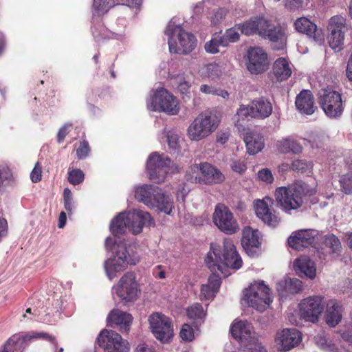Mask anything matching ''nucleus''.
<instances>
[{
  "label": "nucleus",
  "instance_id": "nucleus-27",
  "mask_svg": "<svg viewBox=\"0 0 352 352\" xmlns=\"http://www.w3.org/2000/svg\"><path fill=\"white\" fill-rule=\"evenodd\" d=\"M295 30L312 38L315 41H324V34L321 29H318L315 23L306 17H300L294 22Z\"/></svg>",
  "mask_w": 352,
  "mask_h": 352
},
{
  "label": "nucleus",
  "instance_id": "nucleus-20",
  "mask_svg": "<svg viewBox=\"0 0 352 352\" xmlns=\"http://www.w3.org/2000/svg\"><path fill=\"white\" fill-rule=\"evenodd\" d=\"M177 37L179 45L173 38L168 39L169 50L171 53L188 54L195 49L197 40L192 34L179 28Z\"/></svg>",
  "mask_w": 352,
  "mask_h": 352
},
{
  "label": "nucleus",
  "instance_id": "nucleus-15",
  "mask_svg": "<svg viewBox=\"0 0 352 352\" xmlns=\"http://www.w3.org/2000/svg\"><path fill=\"white\" fill-rule=\"evenodd\" d=\"M118 297L127 302H133L139 296L140 289L133 272H126L120 279L116 291Z\"/></svg>",
  "mask_w": 352,
  "mask_h": 352
},
{
  "label": "nucleus",
  "instance_id": "nucleus-64",
  "mask_svg": "<svg viewBox=\"0 0 352 352\" xmlns=\"http://www.w3.org/2000/svg\"><path fill=\"white\" fill-rule=\"evenodd\" d=\"M342 338L345 341L352 343V332L350 331H345L342 333Z\"/></svg>",
  "mask_w": 352,
  "mask_h": 352
},
{
  "label": "nucleus",
  "instance_id": "nucleus-52",
  "mask_svg": "<svg viewBox=\"0 0 352 352\" xmlns=\"http://www.w3.org/2000/svg\"><path fill=\"white\" fill-rule=\"evenodd\" d=\"M212 273V274L208 278V285H210L211 287L218 292L221 283V278L219 276L221 273L219 272H214Z\"/></svg>",
  "mask_w": 352,
  "mask_h": 352
},
{
  "label": "nucleus",
  "instance_id": "nucleus-61",
  "mask_svg": "<svg viewBox=\"0 0 352 352\" xmlns=\"http://www.w3.org/2000/svg\"><path fill=\"white\" fill-rule=\"evenodd\" d=\"M346 76L349 80L352 81V52L347 63Z\"/></svg>",
  "mask_w": 352,
  "mask_h": 352
},
{
  "label": "nucleus",
  "instance_id": "nucleus-26",
  "mask_svg": "<svg viewBox=\"0 0 352 352\" xmlns=\"http://www.w3.org/2000/svg\"><path fill=\"white\" fill-rule=\"evenodd\" d=\"M266 25H264L261 32V36L269 41L278 44V48H283L287 42V36L285 28L280 25H274L266 20Z\"/></svg>",
  "mask_w": 352,
  "mask_h": 352
},
{
  "label": "nucleus",
  "instance_id": "nucleus-7",
  "mask_svg": "<svg viewBox=\"0 0 352 352\" xmlns=\"http://www.w3.org/2000/svg\"><path fill=\"white\" fill-rule=\"evenodd\" d=\"M272 112V104L270 101L264 97H261L253 100L248 107L241 105L237 111L236 116L238 118L241 117L242 120L248 116L254 118L264 119L269 117ZM236 125H242L239 118L236 121Z\"/></svg>",
  "mask_w": 352,
  "mask_h": 352
},
{
  "label": "nucleus",
  "instance_id": "nucleus-39",
  "mask_svg": "<svg viewBox=\"0 0 352 352\" xmlns=\"http://www.w3.org/2000/svg\"><path fill=\"white\" fill-rule=\"evenodd\" d=\"M232 337L235 339H247L250 336V324L246 321H238L230 329Z\"/></svg>",
  "mask_w": 352,
  "mask_h": 352
},
{
  "label": "nucleus",
  "instance_id": "nucleus-49",
  "mask_svg": "<svg viewBox=\"0 0 352 352\" xmlns=\"http://www.w3.org/2000/svg\"><path fill=\"white\" fill-rule=\"evenodd\" d=\"M90 152L89 142L87 140H82L80 142L78 148L76 149V155L79 160L86 158Z\"/></svg>",
  "mask_w": 352,
  "mask_h": 352
},
{
  "label": "nucleus",
  "instance_id": "nucleus-38",
  "mask_svg": "<svg viewBox=\"0 0 352 352\" xmlns=\"http://www.w3.org/2000/svg\"><path fill=\"white\" fill-rule=\"evenodd\" d=\"M319 243V248H329V252L333 254L340 252L342 248L339 239L333 234H329L324 236L320 234Z\"/></svg>",
  "mask_w": 352,
  "mask_h": 352
},
{
  "label": "nucleus",
  "instance_id": "nucleus-42",
  "mask_svg": "<svg viewBox=\"0 0 352 352\" xmlns=\"http://www.w3.org/2000/svg\"><path fill=\"white\" fill-rule=\"evenodd\" d=\"M313 164L311 162H307L305 160H296L292 162L290 165V168L299 173H310Z\"/></svg>",
  "mask_w": 352,
  "mask_h": 352
},
{
  "label": "nucleus",
  "instance_id": "nucleus-23",
  "mask_svg": "<svg viewBox=\"0 0 352 352\" xmlns=\"http://www.w3.org/2000/svg\"><path fill=\"white\" fill-rule=\"evenodd\" d=\"M302 340L301 333L294 328L285 329L277 333L276 342L280 351H289Z\"/></svg>",
  "mask_w": 352,
  "mask_h": 352
},
{
  "label": "nucleus",
  "instance_id": "nucleus-3",
  "mask_svg": "<svg viewBox=\"0 0 352 352\" xmlns=\"http://www.w3.org/2000/svg\"><path fill=\"white\" fill-rule=\"evenodd\" d=\"M135 197L149 208H156L166 214H170L174 204L173 199L164 194L160 188L153 185H143L136 188Z\"/></svg>",
  "mask_w": 352,
  "mask_h": 352
},
{
  "label": "nucleus",
  "instance_id": "nucleus-29",
  "mask_svg": "<svg viewBox=\"0 0 352 352\" xmlns=\"http://www.w3.org/2000/svg\"><path fill=\"white\" fill-rule=\"evenodd\" d=\"M141 2L142 0H94L92 8L95 14L102 15L115 6L122 5L134 8L140 6Z\"/></svg>",
  "mask_w": 352,
  "mask_h": 352
},
{
  "label": "nucleus",
  "instance_id": "nucleus-18",
  "mask_svg": "<svg viewBox=\"0 0 352 352\" xmlns=\"http://www.w3.org/2000/svg\"><path fill=\"white\" fill-rule=\"evenodd\" d=\"M192 170L199 172L195 177V182L207 185L220 184L223 182L224 175L217 168L208 162H202L192 167Z\"/></svg>",
  "mask_w": 352,
  "mask_h": 352
},
{
  "label": "nucleus",
  "instance_id": "nucleus-25",
  "mask_svg": "<svg viewBox=\"0 0 352 352\" xmlns=\"http://www.w3.org/2000/svg\"><path fill=\"white\" fill-rule=\"evenodd\" d=\"M128 216L129 231L135 234L140 233L144 226H151L154 224V221L148 212L142 210L128 212Z\"/></svg>",
  "mask_w": 352,
  "mask_h": 352
},
{
  "label": "nucleus",
  "instance_id": "nucleus-45",
  "mask_svg": "<svg viewBox=\"0 0 352 352\" xmlns=\"http://www.w3.org/2000/svg\"><path fill=\"white\" fill-rule=\"evenodd\" d=\"M341 190L346 195L352 194V172H348L340 176L339 179Z\"/></svg>",
  "mask_w": 352,
  "mask_h": 352
},
{
  "label": "nucleus",
  "instance_id": "nucleus-58",
  "mask_svg": "<svg viewBox=\"0 0 352 352\" xmlns=\"http://www.w3.org/2000/svg\"><path fill=\"white\" fill-rule=\"evenodd\" d=\"M191 85L188 81L181 82L178 85V89L182 94H187L189 93Z\"/></svg>",
  "mask_w": 352,
  "mask_h": 352
},
{
  "label": "nucleus",
  "instance_id": "nucleus-53",
  "mask_svg": "<svg viewBox=\"0 0 352 352\" xmlns=\"http://www.w3.org/2000/svg\"><path fill=\"white\" fill-rule=\"evenodd\" d=\"M72 124L66 123L62 127L60 128L57 133V142L58 143H62L64 141L65 137L72 130Z\"/></svg>",
  "mask_w": 352,
  "mask_h": 352
},
{
  "label": "nucleus",
  "instance_id": "nucleus-48",
  "mask_svg": "<svg viewBox=\"0 0 352 352\" xmlns=\"http://www.w3.org/2000/svg\"><path fill=\"white\" fill-rule=\"evenodd\" d=\"M195 329L190 324H184L179 332L181 338L184 341H192L195 337Z\"/></svg>",
  "mask_w": 352,
  "mask_h": 352
},
{
  "label": "nucleus",
  "instance_id": "nucleus-46",
  "mask_svg": "<svg viewBox=\"0 0 352 352\" xmlns=\"http://www.w3.org/2000/svg\"><path fill=\"white\" fill-rule=\"evenodd\" d=\"M201 76L214 79L219 76V66L216 63H209L201 67Z\"/></svg>",
  "mask_w": 352,
  "mask_h": 352
},
{
  "label": "nucleus",
  "instance_id": "nucleus-35",
  "mask_svg": "<svg viewBox=\"0 0 352 352\" xmlns=\"http://www.w3.org/2000/svg\"><path fill=\"white\" fill-rule=\"evenodd\" d=\"M292 71L288 60L285 58H277L273 65V74L278 81L288 79Z\"/></svg>",
  "mask_w": 352,
  "mask_h": 352
},
{
  "label": "nucleus",
  "instance_id": "nucleus-6",
  "mask_svg": "<svg viewBox=\"0 0 352 352\" xmlns=\"http://www.w3.org/2000/svg\"><path fill=\"white\" fill-rule=\"evenodd\" d=\"M318 102L327 116L337 118L342 116L344 109V102L342 94L331 89H323L319 94Z\"/></svg>",
  "mask_w": 352,
  "mask_h": 352
},
{
  "label": "nucleus",
  "instance_id": "nucleus-62",
  "mask_svg": "<svg viewBox=\"0 0 352 352\" xmlns=\"http://www.w3.org/2000/svg\"><path fill=\"white\" fill-rule=\"evenodd\" d=\"M66 220H67V214L65 212H61L59 214V217H58V228H63L65 223H66Z\"/></svg>",
  "mask_w": 352,
  "mask_h": 352
},
{
  "label": "nucleus",
  "instance_id": "nucleus-24",
  "mask_svg": "<svg viewBox=\"0 0 352 352\" xmlns=\"http://www.w3.org/2000/svg\"><path fill=\"white\" fill-rule=\"evenodd\" d=\"M136 260L132 258L125 246H121L113 259L105 262V270L108 274L113 272H121L127 265H135Z\"/></svg>",
  "mask_w": 352,
  "mask_h": 352
},
{
  "label": "nucleus",
  "instance_id": "nucleus-22",
  "mask_svg": "<svg viewBox=\"0 0 352 352\" xmlns=\"http://www.w3.org/2000/svg\"><path fill=\"white\" fill-rule=\"evenodd\" d=\"M34 338L48 339L49 340L56 344L54 338L49 335L47 333H36L32 332L24 336L14 335L10 338L1 348L0 352H19L21 350V345Z\"/></svg>",
  "mask_w": 352,
  "mask_h": 352
},
{
  "label": "nucleus",
  "instance_id": "nucleus-31",
  "mask_svg": "<svg viewBox=\"0 0 352 352\" xmlns=\"http://www.w3.org/2000/svg\"><path fill=\"white\" fill-rule=\"evenodd\" d=\"M247 151L250 155H255L264 147L263 137L258 133L248 130L244 135Z\"/></svg>",
  "mask_w": 352,
  "mask_h": 352
},
{
  "label": "nucleus",
  "instance_id": "nucleus-41",
  "mask_svg": "<svg viewBox=\"0 0 352 352\" xmlns=\"http://www.w3.org/2000/svg\"><path fill=\"white\" fill-rule=\"evenodd\" d=\"M221 41V32L214 34L212 38L205 44L204 47L206 51L211 54L219 52V47L220 46L225 47L224 43H222Z\"/></svg>",
  "mask_w": 352,
  "mask_h": 352
},
{
  "label": "nucleus",
  "instance_id": "nucleus-47",
  "mask_svg": "<svg viewBox=\"0 0 352 352\" xmlns=\"http://www.w3.org/2000/svg\"><path fill=\"white\" fill-rule=\"evenodd\" d=\"M238 30L236 28H232L228 29L223 35L221 34V42L224 43V46L226 47L229 43L236 42L239 39Z\"/></svg>",
  "mask_w": 352,
  "mask_h": 352
},
{
  "label": "nucleus",
  "instance_id": "nucleus-60",
  "mask_svg": "<svg viewBox=\"0 0 352 352\" xmlns=\"http://www.w3.org/2000/svg\"><path fill=\"white\" fill-rule=\"evenodd\" d=\"M7 221L4 219L0 218V242L1 241L2 237L7 232Z\"/></svg>",
  "mask_w": 352,
  "mask_h": 352
},
{
  "label": "nucleus",
  "instance_id": "nucleus-32",
  "mask_svg": "<svg viewBox=\"0 0 352 352\" xmlns=\"http://www.w3.org/2000/svg\"><path fill=\"white\" fill-rule=\"evenodd\" d=\"M326 322L331 327L336 326L342 320V307L336 300H330L327 304Z\"/></svg>",
  "mask_w": 352,
  "mask_h": 352
},
{
  "label": "nucleus",
  "instance_id": "nucleus-13",
  "mask_svg": "<svg viewBox=\"0 0 352 352\" xmlns=\"http://www.w3.org/2000/svg\"><path fill=\"white\" fill-rule=\"evenodd\" d=\"M320 234L316 230H302L290 236L287 242L289 245L296 250L301 251L309 246L318 249Z\"/></svg>",
  "mask_w": 352,
  "mask_h": 352
},
{
  "label": "nucleus",
  "instance_id": "nucleus-44",
  "mask_svg": "<svg viewBox=\"0 0 352 352\" xmlns=\"http://www.w3.org/2000/svg\"><path fill=\"white\" fill-rule=\"evenodd\" d=\"M284 287L285 292L288 294H295L302 289V281L298 278H288L285 280Z\"/></svg>",
  "mask_w": 352,
  "mask_h": 352
},
{
  "label": "nucleus",
  "instance_id": "nucleus-50",
  "mask_svg": "<svg viewBox=\"0 0 352 352\" xmlns=\"http://www.w3.org/2000/svg\"><path fill=\"white\" fill-rule=\"evenodd\" d=\"M217 292L208 284L202 285L201 287L200 299L208 300L214 297Z\"/></svg>",
  "mask_w": 352,
  "mask_h": 352
},
{
  "label": "nucleus",
  "instance_id": "nucleus-1",
  "mask_svg": "<svg viewBox=\"0 0 352 352\" xmlns=\"http://www.w3.org/2000/svg\"><path fill=\"white\" fill-rule=\"evenodd\" d=\"M205 262L212 272H219L223 274L226 268L239 270L243 261L236 251V246L231 240H224L223 252L219 247L211 244L210 251L208 252Z\"/></svg>",
  "mask_w": 352,
  "mask_h": 352
},
{
  "label": "nucleus",
  "instance_id": "nucleus-59",
  "mask_svg": "<svg viewBox=\"0 0 352 352\" xmlns=\"http://www.w3.org/2000/svg\"><path fill=\"white\" fill-rule=\"evenodd\" d=\"M200 91L206 94H212L214 95L216 91V88L212 86H210L208 85H202L200 87Z\"/></svg>",
  "mask_w": 352,
  "mask_h": 352
},
{
  "label": "nucleus",
  "instance_id": "nucleus-10",
  "mask_svg": "<svg viewBox=\"0 0 352 352\" xmlns=\"http://www.w3.org/2000/svg\"><path fill=\"white\" fill-rule=\"evenodd\" d=\"M170 159L157 153H152L147 160L146 170L150 179L156 183L163 182L169 170Z\"/></svg>",
  "mask_w": 352,
  "mask_h": 352
},
{
  "label": "nucleus",
  "instance_id": "nucleus-21",
  "mask_svg": "<svg viewBox=\"0 0 352 352\" xmlns=\"http://www.w3.org/2000/svg\"><path fill=\"white\" fill-rule=\"evenodd\" d=\"M262 238L258 230L250 226L245 227L242 230L241 245L250 257L258 256L261 251Z\"/></svg>",
  "mask_w": 352,
  "mask_h": 352
},
{
  "label": "nucleus",
  "instance_id": "nucleus-5",
  "mask_svg": "<svg viewBox=\"0 0 352 352\" xmlns=\"http://www.w3.org/2000/svg\"><path fill=\"white\" fill-rule=\"evenodd\" d=\"M148 102V108L153 111H163L169 115H177L179 107L176 98L166 89L162 87L152 91Z\"/></svg>",
  "mask_w": 352,
  "mask_h": 352
},
{
  "label": "nucleus",
  "instance_id": "nucleus-56",
  "mask_svg": "<svg viewBox=\"0 0 352 352\" xmlns=\"http://www.w3.org/2000/svg\"><path fill=\"white\" fill-rule=\"evenodd\" d=\"M231 168L233 171L241 174L246 170V164L244 161L238 160L232 161L231 164Z\"/></svg>",
  "mask_w": 352,
  "mask_h": 352
},
{
  "label": "nucleus",
  "instance_id": "nucleus-12",
  "mask_svg": "<svg viewBox=\"0 0 352 352\" xmlns=\"http://www.w3.org/2000/svg\"><path fill=\"white\" fill-rule=\"evenodd\" d=\"M98 343L105 352H129V345L127 340L112 330L103 329L98 337Z\"/></svg>",
  "mask_w": 352,
  "mask_h": 352
},
{
  "label": "nucleus",
  "instance_id": "nucleus-37",
  "mask_svg": "<svg viewBox=\"0 0 352 352\" xmlns=\"http://www.w3.org/2000/svg\"><path fill=\"white\" fill-rule=\"evenodd\" d=\"M294 268L298 274H302L309 278H314L316 276L314 263L307 256L297 258L294 262Z\"/></svg>",
  "mask_w": 352,
  "mask_h": 352
},
{
  "label": "nucleus",
  "instance_id": "nucleus-51",
  "mask_svg": "<svg viewBox=\"0 0 352 352\" xmlns=\"http://www.w3.org/2000/svg\"><path fill=\"white\" fill-rule=\"evenodd\" d=\"M258 178L265 182L266 184H272L274 182V177L272 171L269 168H263L257 173Z\"/></svg>",
  "mask_w": 352,
  "mask_h": 352
},
{
  "label": "nucleus",
  "instance_id": "nucleus-57",
  "mask_svg": "<svg viewBox=\"0 0 352 352\" xmlns=\"http://www.w3.org/2000/svg\"><path fill=\"white\" fill-rule=\"evenodd\" d=\"M153 274L155 278L164 279L166 278V272L164 267L161 265H158L153 270Z\"/></svg>",
  "mask_w": 352,
  "mask_h": 352
},
{
  "label": "nucleus",
  "instance_id": "nucleus-2",
  "mask_svg": "<svg viewBox=\"0 0 352 352\" xmlns=\"http://www.w3.org/2000/svg\"><path fill=\"white\" fill-rule=\"evenodd\" d=\"M314 188L304 182H297L287 186L278 187L275 190L274 197L277 204L285 212L300 209L304 204L306 197L315 194Z\"/></svg>",
  "mask_w": 352,
  "mask_h": 352
},
{
  "label": "nucleus",
  "instance_id": "nucleus-34",
  "mask_svg": "<svg viewBox=\"0 0 352 352\" xmlns=\"http://www.w3.org/2000/svg\"><path fill=\"white\" fill-rule=\"evenodd\" d=\"M266 20L263 18L251 20L243 23L236 25L242 34L245 35H253L258 34L261 36L264 25H266Z\"/></svg>",
  "mask_w": 352,
  "mask_h": 352
},
{
  "label": "nucleus",
  "instance_id": "nucleus-54",
  "mask_svg": "<svg viewBox=\"0 0 352 352\" xmlns=\"http://www.w3.org/2000/svg\"><path fill=\"white\" fill-rule=\"evenodd\" d=\"M167 142L170 148L175 151L179 149V137L175 133L169 131L167 133Z\"/></svg>",
  "mask_w": 352,
  "mask_h": 352
},
{
  "label": "nucleus",
  "instance_id": "nucleus-33",
  "mask_svg": "<svg viewBox=\"0 0 352 352\" xmlns=\"http://www.w3.org/2000/svg\"><path fill=\"white\" fill-rule=\"evenodd\" d=\"M186 315L192 321L193 327L199 329V327L204 322L206 311L201 304L194 303L186 309Z\"/></svg>",
  "mask_w": 352,
  "mask_h": 352
},
{
  "label": "nucleus",
  "instance_id": "nucleus-40",
  "mask_svg": "<svg viewBox=\"0 0 352 352\" xmlns=\"http://www.w3.org/2000/svg\"><path fill=\"white\" fill-rule=\"evenodd\" d=\"M277 146L279 151L283 153L291 152L294 154H299L302 150V147L300 144L292 138H285L279 141Z\"/></svg>",
  "mask_w": 352,
  "mask_h": 352
},
{
  "label": "nucleus",
  "instance_id": "nucleus-17",
  "mask_svg": "<svg viewBox=\"0 0 352 352\" xmlns=\"http://www.w3.org/2000/svg\"><path fill=\"white\" fill-rule=\"evenodd\" d=\"M345 29V20L343 17L334 16L331 18L328 26V41L330 47L335 52H340L343 48Z\"/></svg>",
  "mask_w": 352,
  "mask_h": 352
},
{
  "label": "nucleus",
  "instance_id": "nucleus-9",
  "mask_svg": "<svg viewBox=\"0 0 352 352\" xmlns=\"http://www.w3.org/2000/svg\"><path fill=\"white\" fill-rule=\"evenodd\" d=\"M214 224L223 233L233 234L239 230V225L232 212L223 204L216 205L212 214Z\"/></svg>",
  "mask_w": 352,
  "mask_h": 352
},
{
  "label": "nucleus",
  "instance_id": "nucleus-8",
  "mask_svg": "<svg viewBox=\"0 0 352 352\" xmlns=\"http://www.w3.org/2000/svg\"><path fill=\"white\" fill-rule=\"evenodd\" d=\"M218 126L216 118L210 114H199L188 128L190 140L199 141L208 137Z\"/></svg>",
  "mask_w": 352,
  "mask_h": 352
},
{
  "label": "nucleus",
  "instance_id": "nucleus-14",
  "mask_svg": "<svg viewBox=\"0 0 352 352\" xmlns=\"http://www.w3.org/2000/svg\"><path fill=\"white\" fill-rule=\"evenodd\" d=\"M323 299L322 296H313L302 300L299 303L300 318L312 323L317 322L324 310Z\"/></svg>",
  "mask_w": 352,
  "mask_h": 352
},
{
  "label": "nucleus",
  "instance_id": "nucleus-4",
  "mask_svg": "<svg viewBox=\"0 0 352 352\" xmlns=\"http://www.w3.org/2000/svg\"><path fill=\"white\" fill-rule=\"evenodd\" d=\"M243 299L259 311H263L272 302L270 289L264 281H254L244 292Z\"/></svg>",
  "mask_w": 352,
  "mask_h": 352
},
{
  "label": "nucleus",
  "instance_id": "nucleus-19",
  "mask_svg": "<svg viewBox=\"0 0 352 352\" xmlns=\"http://www.w3.org/2000/svg\"><path fill=\"white\" fill-rule=\"evenodd\" d=\"M269 67L267 53L259 47H250L248 51L247 69L252 74L265 72Z\"/></svg>",
  "mask_w": 352,
  "mask_h": 352
},
{
  "label": "nucleus",
  "instance_id": "nucleus-55",
  "mask_svg": "<svg viewBox=\"0 0 352 352\" xmlns=\"http://www.w3.org/2000/svg\"><path fill=\"white\" fill-rule=\"evenodd\" d=\"M31 180L34 183H37L41 180L42 167L39 162L36 163L33 170L30 173Z\"/></svg>",
  "mask_w": 352,
  "mask_h": 352
},
{
  "label": "nucleus",
  "instance_id": "nucleus-16",
  "mask_svg": "<svg viewBox=\"0 0 352 352\" xmlns=\"http://www.w3.org/2000/svg\"><path fill=\"white\" fill-rule=\"evenodd\" d=\"M274 200L265 197L263 199H257L254 203L255 213L265 224L276 227L280 222L278 214L273 208Z\"/></svg>",
  "mask_w": 352,
  "mask_h": 352
},
{
  "label": "nucleus",
  "instance_id": "nucleus-11",
  "mask_svg": "<svg viewBox=\"0 0 352 352\" xmlns=\"http://www.w3.org/2000/svg\"><path fill=\"white\" fill-rule=\"evenodd\" d=\"M149 322L152 332L158 340L166 343L173 337V325L168 317L155 313L149 317Z\"/></svg>",
  "mask_w": 352,
  "mask_h": 352
},
{
  "label": "nucleus",
  "instance_id": "nucleus-30",
  "mask_svg": "<svg viewBox=\"0 0 352 352\" xmlns=\"http://www.w3.org/2000/svg\"><path fill=\"white\" fill-rule=\"evenodd\" d=\"M295 104L299 111L307 115H311L316 109L314 96L309 90H302L297 95Z\"/></svg>",
  "mask_w": 352,
  "mask_h": 352
},
{
  "label": "nucleus",
  "instance_id": "nucleus-43",
  "mask_svg": "<svg viewBox=\"0 0 352 352\" xmlns=\"http://www.w3.org/2000/svg\"><path fill=\"white\" fill-rule=\"evenodd\" d=\"M74 163H72L71 165H73ZM85 179V174L83 171L79 168H74V166H72V168H69L68 171V182L74 185H78L81 184Z\"/></svg>",
  "mask_w": 352,
  "mask_h": 352
},
{
  "label": "nucleus",
  "instance_id": "nucleus-63",
  "mask_svg": "<svg viewBox=\"0 0 352 352\" xmlns=\"http://www.w3.org/2000/svg\"><path fill=\"white\" fill-rule=\"evenodd\" d=\"M136 352H153L146 344H140L136 348Z\"/></svg>",
  "mask_w": 352,
  "mask_h": 352
},
{
  "label": "nucleus",
  "instance_id": "nucleus-28",
  "mask_svg": "<svg viewBox=\"0 0 352 352\" xmlns=\"http://www.w3.org/2000/svg\"><path fill=\"white\" fill-rule=\"evenodd\" d=\"M133 317L130 314L119 309H113L108 315V324L112 327H118L122 333H128L132 324Z\"/></svg>",
  "mask_w": 352,
  "mask_h": 352
},
{
  "label": "nucleus",
  "instance_id": "nucleus-36",
  "mask_svg": "<svg viewBox=\"0 0 352 352\" xmlns=\"http://www.w3.org/2000/svg\"><path fill=\"white\" fill-rule=\"evenodd\" d=\"M128 217V212H121L112 219L110 230L113 235L120 236L127 230L129 231Z\"/></svg>",
  "mask_w": 352,
  "mask_h": 352
}]
</instances>
